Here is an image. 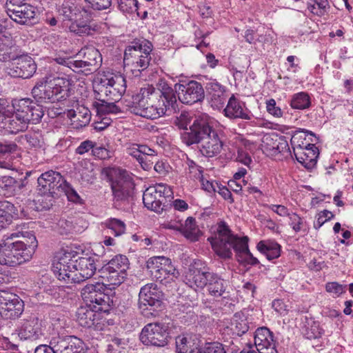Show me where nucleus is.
Instances as JSON below:
<instances>
[{
	"mask_svg": "<svg viewBox=\"0 0 353 353\" xmlns=\"http://www.w3.org/2000/svg\"><path fill=\"white\" fill-rule=\"evenodd\" d=\"M6 99L0 98V127L7 129L12 134L26 131L30 123H39L44 115L41 105L30 98H23L12 100L13 114L6 117Z\"/></svg>",
	"mask_w": 353,
	"mask_h": 353,
	"instance_id": "nucleus-1",
	"label": "nucleus"
},
{
	"mask_svg": "<svg viewBox=\"0 0 353 353\" xmlns=\"http://www.w3.org/2000/svg\"><path fill=\"white\" fill-rule=\"evenodd\" d=\"M208 240L215 253L222 259H231L233 249L236 260L241 264L255 265L259 263V260L250 252L248 237H239L234 234L225 222H221L218 225L215 236Z\"/></svg>",
	"mask_w": 353,
	"mask_h": 353,
	"instance_id": "nucleus-2",
	"label": "nucleus"
},
{
	"mask_svg": "<svg viewBox=\"0 0 353 353\" xmlns=\"http://www.w3.org/2000/svg\"><path fill=\"white\" fill-rule=\"evenodd\" d=\"M37 247L32 231L12 233L0 241V264L16 266L32 259Z\"/></svg>",
	"mask_w": 353,
	"mask_h": 353,
	"instance_id": "nucleus-3",
	"label": "nucleus"
},
{
	"mask_svg": "<svg viewBox=\"0 0 353 353\" xmlns=\"http://www.w3.org/2000/svg\"><path fill=\"white\" fill-rule=\"evenodd\" d=\"M70 80L67 77H46L43 81L33 87L31 93L37 103H55L70 96Z\"/></svg>",
	"mask_w": 353,
	"mask_h": 353,
	"instance_id": "nucleus-4",
	"label": "nucleus"
},
{
	"mask_svg": "<svg viewBox=\"0 0 353 353\" xmlns=\"http://www.w3.org/2000/svg\"><path fill=\"white\" fill-rule=\"evenodd\" d=\"M59 12L64 20L72 21L70 30L79 36L91 35L97 30V26L88 19V12L69 1H64Z\"/></svg>",
	"mask_w": 353,
	"mask_h": 353,
	"instance_id": "nucleus-5",
	"label": "nucleus"
},
{
	"mask_svg": "<svg viewBox=\"0 0 353 353\" xmlns=\"http://www.w3.org/2000/svg\"><path fill=\"white\" fill-rule=\"evenodd\" d=\"M159 94L152 85L141 88L132 96V112L142 117L154 119L163 115V108H159L155 97Z\"/></svg>",
	"mask_w": 353,
	"mask_h": 353,
	"instance_id": "nucleus-6",
	"label": "nucleus"
},
{
	"mask_svg": "<svg viewBox=\"0 0 353 353\" xmlns=\"http://www.w3.org/2000/svg\"><path fill=\"white\" fill-rule=\"evenodd\" d=\"M64 180L59 172L53 170L47 171L38 178L37 190L41 196L38 201L41 203L43 209L48 210L52 206L53 199L59 196Z\"/></svg>",
	"mask_w": 353,
	"mask_h": 353,
	"instance_id": "nucleus-7",
	"label": "nucleus"
},
{
	"mask_svg": "<svg viewBox=\"0 0 353 353\" xmlns=\"http://www.w3.org/2000/svg\"><path fill=\"white\" fill-rule=\"evenodd\" d=\"M111 189L116 208L120 209L133 200L134 183L125 170H120L119 175L111 179Z\"/></svg>",
	"mask_w": 353,
	"mask_h": 353,
	"instance_id": "nucleus-8",
	"label": "nucleus"
},
{
	"mask_svg": "<svg viewBox=\"0 0 353 353\" xmlns=\"http://www.w3.org/2000/svg\"><path fill=\"white\" fill-rule=\"evenodd\" d=\"M146 268L153 279L165 285L171 283L179 276V272L170 259L164 256L149 259L146 262Z\"/></svg>",
	"mask_w": 353,
	"mask_h": 353,
	"instance_id": "nucleus-9",
	"label": "nucleus"
},
{
	"mask_svg": "<svg viewBox=\"0 0 353 353\" xmlns=\"http://www.w3.org/2000/svg\"><path fill=\"white\" fill-rule=\"evenodd\" d=\"M170 338L168 325L159 322L147 324L139 335V339L143 345L157 347L167 345Z\"/></svg>",
	"mask_w": 353,
	"mask_h": 353,
	"instance_id": "nucleus-10",
	"label": "nucleus"
},
{
	"mask_svg": "<svg viewBox=\"0 0 353 353\" xmlns=\"http://www.w3.org/2000/svg\"><path fill=\"white\" fill-rule=\"evenodd\" d=\"M79 254L72 249L61 251L57 256V261L53 263V271L58 279L72 283V275L74 274Z\"/></svg>",
	"mask_w": 353,
	"mask_h": 353,
	"instance_id": "nucleus-11",
	"label": "nucleus"
},
{
	"mask_svg": "<svg viewBox=\"0 0 353 353\" xmlns=\"http://www.w3.org/2000/svg\"><path fill=\"white\" fill-rule=\"evenodd\" d=\"M26 0H7L6 11L9 17L20 25L31 26L36 18L35 8Z\"/></svg>",
	"mask_w": 353,
	"mask_h": 353,
	"instance_id": "nucleus-12",
	"label": "nucleus"
},
{
	"mask_svg": "<svg viewBox=\"0 0 353 353\" xmlns=\"http://www.w3.org/2000/svg\"><path fill=\"white\" fill-rule=\"evenodd\" d=\"M178 100L185 105L202 102L205 90L202 84L196 81H181L174 84Z\"/></svg>",
	"mask_w": 353,
	"mask_h": 353,
	"instance_id": "nucleus-13",
	"label": "nucleus"
},
{
	"mask_svg": "<svg viewBox=\"0 0 353 353\" xmlns=\"http://www.w3.org/2000/svg\"><path fill=\"white\" fill-rule=\"evenodd\" d=\"M105 285L97 283L88 284L81 290V295L86 305L97 311L108 310L109 296L105 294Z\"/></svg>",
	"mask_w": 353,
	"mask_h": 353,
	"instance_id": "nucleus-14",
	"label": "nucleus"
},
{
	"mask_svg": "<svg viewBox=\"0 0 353 353\" xmlns=\"http://www.w3.org/2000/svg\"><path fill=\"white\" fill-rule=\"evenodd\" d=\"M77 68L74 72L88 74L95 71L101 64L102 57L94 46H85L75 55Z\"/></svg>",
	"mask_w": 353,
	"mask_h": 353,
	"instance_id": "nucleus-15",
	"label": "nucleus"
},
{
	"mask_svg": "<svg viewBox=\"0 0 353 353\" xmlns=\"http://www.w3.org/2000/svg\"><path fill=\"white\" fill-rule=\"evenodd\" d=\"M214 130L206 119L196 118L189 126L188 131L181 133V140L188 146L193 144L199 145Z\"/></svg>",
	"mask_w": 353,
	"mask_h": 353,
	"instance_id": "nucleus-16",
	"label": "nucleus"
},
{
	"mask_svg": "<svg viewBox=\"0 0 353 353\" xmlns=\"http://www.w3.org/2000/svg\"><path fill=\"white\" fill-rule=\"evenodd\" d=\"M212 272L205 262L194 260L185 272L184 282L192 288L203 289L208 285Z\"/></svg>",
	"mask_w": 353,
	"mask_h": 353,
	"instance_id": "nucleus-17",
	"label": "nucleus"
},
{
	"mask_svg": "<svg viewBox=\"0 0 353 353\" xmlns=\"http://www.w3.org/2000/svg\"><path fill=\"white\" fill-rule=\"evenodd\" d=\"M24 310L23 301L15 294L0 290V314L6 319L19 317Z\"/></svg>",
	"mask_w": 353,
	"mask_h": 353,
	"instance_id": "nucleus-18",
	"label": "nucleus"
},
{
	"mask_svg": "<svg viewBox=\"0 0 353 353\" xmlns=\"http://www.w3.org/2000/svg\"><path fill=\"white\" fill-rule=\"evenodd\" d=\"M13 61L15 62L8 68V74L12 77L28 79L35 73L37 65L30 56L20 53Z\"/></svg>",
	"mask_w": 353,
	"mask_h": 353,
	"instance_id": "nucleus-19",
	"label": "nucleus"
},
{
	"mask_svg": "<svg viewBox=\"0 0 353 353\" xmlns=\"http://www.w3.org/2000/svg\"><path fill=\"white\" fill-rule=\"evenodd\" d=\"M152 50V44L148 40H134L125 50L123 61L132 65L135 69L143 53L146 54Z\"/></svg>",
	"mask_w": 353,
	"mask_h": 353,
	"instance_id": "nucleus-20",
	"label": "nucleus"
},
{
	"mask_svg": "<svg viewBox=\"0 0 353 353\" xmlns=\"http://www.w3.org/2000/svg\"><path fill=\"white\" fill-rule=\"evenodd\" d=\"M97 260L94 256L78 257L77 269L72 275V283H79L91 278L97 269Z\"/></svg>",
	"mask_w": 353,
	"mask_h": 353,
	"instance_id": "nucleus-21",
	"label": "nucleus"
},
{
	"mask_svg": "<svg viewBox=\"0 0 353 353\" xmlns=\"http://www.w3.org/2000/svg\"><path fill=\"white\" fill-rule=\"evenodd\" d=\"M156 90L159 93L155 97L159 108H163V115L168 110H176L177 108V95L175 88L164 84L161 89Z\"/></svg>",
	"mask_w": 353,
	"mask_h": 353,
	"instance_id": "nucleus-22",
	"label": "nucleus"
},
{
	"mask_svg": "<svg viewBox=\"0 0 353 353\" xmlns=\"http://www.w3.org/2000/svg\"><path fill=\"white\" fill-rule=\"evenodd\" d=\"M223 141L219 132L214 130L201 143L198 145L201 153L205 157H214L221 153L223 148Z\"/></svg>",
	"mask_w": 353,
	"mask_h": 353,
	"instance_id": "nucleus-23",
	"label": "nucleus"
},
{
	"mask_svg": "<svg viewBox=\"0 0 353 353\" xmlns=\"http://www.w3.org/2000/svg\"><path fill=\"white\" fill-rule=\"evenodd\" d=\"M59 353H84L83 342L74 336L54 338Z\"/></svg>",
	"mask_w": 353,
	"mask_h": 353,
	"instance_id": "nucleus-24",
	"label": "nucleus"
},
{
	"mask_svg": "<svg viewBox=\"0 0 353 353\" xmlns=\"http://www.w3.org/2000/svg\"><path fill=\"white\" fill-rule=\"evenodd\" d=\"M42 334L39 320L36 316L26 319L21 325L19 336L21 339L35 341Z\"/></svg>",
	"mask_w": 353,
	"mask_h": 353,
	"instance_id": "nucleus-25",
	"label": "nucleus"
},
{
	"mask_svg": "<svg viewBox=\"0 0 353 353\" xmlns=\"http://www.w3.org/2000/svg\"><path fill=\"white\" fill-rule=\"evenodd\" d=\"M207 96L214 108H222L226 100L225 88L216 81L206 83Z\"/></svg>",
	"mask_w": 353,
	"mask_h": 353,
	"instance_id": "nucleus-26",
	"label": "nucleus"
},
{
	"mask_svg": "<svg viewBox=\"0 0 353 353\" xmlns=\"http://www.w3.org/2000/svg\"><path fill=\"white\" fill-rule=\"evenodd\" d=\"M110 77L104 75L101 78H97L94 84V91L95 95L99 98H105L106 99H112L114 101H118L121 97L118 92L112 86L111 83H105L109 81Z\"/></svg>",
	"mask_w": 353,
	"mask_h": 353,
	"instance_id": "nucleus-27",
	"label": "nucleus"
},
{
	"mask_svg": "<svg viewBox=\"0 0 353 353\" xmlns=\"http://www.w3.org/2000/svg\"><path fill=\"white\" fill-rule=\"evenodd\" d=\"M254 345L259 351L270 350V353L276 351V342L272 332L266 327L258 328L254 334Z\"/></svg>",
	"mask_w": 353,
	"mask_h": 353,
	"instance_id": "nucleus-28",
	"label": "nucleus"
},
{
	"mask_svg": "<svg viewBox=\"0 0 353 353\" xmlns=\"http://www.w3.org/2000/svg\"><path fill=\"white\" fill-rule=\"evenodd\" d=\"M66 116L70 119L71 125L75 129L86 126L91 119L90 111L85 106H79L75 110H67Z\"/></svg>",
	"mask_w": 353,
	"mask_h": 353,
	"instance_id": "nucleus-29",
	"label": "nucleus"
},
{
	"mask_svg": "<svg viewBox=\"0 0 353 353\" xmlns=\"http://www.w3.org/2000/svg\"><path fill=\"white\" fill-rule=\"evenodd\" d=\"M243 103L239 101L232 95L224 109L225 117L230 119H242L245 120H250L251 114L250 112L243 107Z\"/></svg>",
	"mask_w": 353,
	"mask_h": 353,
	"instance_id": "nucleus-30",
	"label": "nucleus"
},
{
	"mask_svg": "<svg viewBox=\"0 0 353 353\" xmlns=\"http://www.w3.org/2000/svg\"><path fill=\"white\" fill-rule=\"evenodd\" d=\"M139 308L144 316L147 318L154 317L162 310L163 301L161 300H154L153 296L145 299L142 296H139Z\"/></svg>",
	"mask_w": 353,
	"mask_h": 353,
	"instance_id": "nucleus-31",
	"label": "nucleus"
},
{
	"mask_svg": "<svg viewBox=\"0 0 353 353\" xmlns=\"http://www.w3.org/2000/svg\"><path fill=\"white\" fill-rule=\"evenodd\" d=\"M98 312L87 305L81 306L77 311V321L82 327H91L95 325V321L99 320L100 314Z\"/></svg>",
	"mask_w": 353,
	"mask_h": 353,
	"instance_id": "nucleus-32",
	"label": "nucleus"
},
{
	"mask_svg": "<svg viewBox=\"0 0 353 353\" xmlns=\"http://www.w3.org/2000/svg\"><path fill=\"white\" fill-rule=\"evenodd\" d=\"M195 336L190 334H180L175 339L176 353H197L199 345Z\"/></svg>",
	"mask_w": 353,
	"mask_h": 353,
	"instance_id": "nucleus-33",
	"label": "nucleus"
},
{
	"mask_svg": "<svg viewBox=\"0 0 353 353\" xmlns=\"http://www.w3.org/2000/svg\"><path fill=\"white\" fill-rule=\"evenodd\" d=\"M143 202L148 209L155 212L160 213L164 210L163 199L157 194L156 190H153V187H149L144 191Z\"/></svg>",
	"mask_w": 353,
	"mask_h": 353,
	"instance_id": "nucleus-34",
	"label": "nucleus"
},
{
	"mask_svg": "<svg viewBox=\"0 0 353 353\" xmlns=\"http://www.w3.org/2000/svg\"><path fill=\"white\" fill-rule=\"evenodd\" d=\"M297 145L303 152L301 165L307 170L312 169L316 165L319 155L318 148L314 144L308 143L303 149L299 141H297Z\"/></svg>",
	"mask_w": 353,
	"mask_h": 353,
	"instance_id": "nucleus-35",
	"label": "nucleus"
},
{
	"mask_svg": "<svg viewBox=\"0 0 353 353\" xmlns=\"http://www.w3.org/2000/svg\"><path fill=\"white\" fill-rule=\"evenodd\" d=\"M21 50L12 41L0 42V61L7 62L17 58Z\"/></svg>",
	"mask_w": 353,
	"mask_h": 353,
	"instance_id": "nucleus-36",
	"label": "nucleus"
},
{
	"mask_svg": "<svg viewBox=\"0 0 353 353\" xmlns=\"http://www.w3.org/2000/svg\"><path fill=\"white\" fill-rule=\"evenodd\" d=\"M227 282L221 279L217 274L212 272L209 281H208V292L214 297H219L223 295L226 290Z\"/></svg>",
	"mask_w": 353,
	"mask_h": 353,
	"instance_id": "nucleus-37",
	"label": "nucleus"
},
{
	"mask_svg": "<svg viewBox=\"0 0 353 353\" xmlns=\"http://www.w3.org/2000/svg\"><path fill=\"white\" fill-rule=\"evenodd\" d=\"M96 101L94 106L97 110V114L101 117L106 114H117L120 112V108L116 105L112 99H106L105 98H99L95 95Z\"/></svg>",
	"mask_w": 353,
	"mask_h": 353,
	"instance_id": "nucleus-38",
	"label": "nucleus"
},
{
	"mask_svg": "<svg viewBox=\"0 0 353 353\" xmlns=\"http://www.w3.org/2000/svg\"><path fill=\"white\" fill-rule=\"evenodd\" d=\"M180 232L191 241H197L201 235L195 219L192 216L188 217L184 223H181Z\"/></svg>",
	"mask_w": 353,
	"mask_h": 353,
	"instance_id": "nucleus-39",
	"label": "nucleus"
},
{
	"mask_svg": "<svg viewBox=\"0 0 353 353\" xmlns=\"http://www.w3.org/2000/svg\"><path fill=\"white\" fill-rule=\"evenodd\" d=\"M23 186L21 181H17L12 176H3L0 178V195L12 194L21 190Z\"/></svg>",
	"mask_w": 353,
	"mask_h": 353,
	"instance_id": "nucleus-40",
	"label": "nucleus"
},
{
	"mask_svg": "<svg viewBox=\"0 0 353 353\" xmlns=\"http://www.w3.org/2000/svg\"><path fill=\"white\" fill-rule=\"evenodd\" d=\"M99 276L108 285H119L126 278L127 274H121L120 272L108 270L106 267L102 266L99 270Z\"/></svg>",
	"mask_w": 353,
	"mask_h": 353,
	"instance_id": "nucleus-41",
	"label": "nucleus"
},
{
	"mask_svg": "<svg viewBox=\"0 0 353 353\" xmlns=\"http://www.w3.org/2000/svg\"><path fill=\"white\" fill-rule=\"evenodd\" d=\"M103 266L108 270L120 272L121 274H127L126 272L129 269L130 262L125 255L117 254Z\"/></svg>",
	"mask_w": 353,
	"mask_h": 353,
	"instance_id": "nucleus-42",
	"label": "nucleus"
},
{
	"mask_svg": "<svg viewBox=\"0 0 353 353\" xmlns=\"http://www.w3.org/2000/svg\"><path fill=\"white\" fill-rule=\"evenodd\" d=\"M13 213L14 206L12 203L6 201L0 203V230L12 223Z\"/></svg>",
	"mask_w": 353,
	"mask_h": 353,
	"instance_id": "nucleus-43",
	"label": "nucleus"
},
{
	"mask_svg": "<svg viewBox=\"0 0 353 353\" xmlns=\"http://www.w3.org/2000/svg\"><path fill=\"white\" fill-rule=\"evenodd\" d=\"M258 250L264 254L268 260L278 258L280 256V245L275 242L261 241L257 244Z\"/></svg>",
	"mask_w": 353,
	"mask_h": 353,
	"instance_id": "nucleus-44",
	"label": "nucleus"
},
{
	"mask_svg": "<svg viewBox=\"0 0 353 353\" xmlns=\"http://www.w3.org/2000/svg\"><path fill=\"white\" fill-rule=\"evenodd\" d=\"M232 323L234 326V331L239 336L244 334L250 329V322L247 316L243 313H236L234 315Z\"/></svg>",
	"mask_w": 353,
	"mask_h": 353,
	"instance_id": "nucleus-45",
	"label": "nucleus"
},
{
	"mask_svg": "<svg viewBox=\"0 0 353 353\" xmlns=\"http://www.w3.org/2000/svg\"><path fill=\"white\" fill-rule=\"evenodd\" d=\"M139 296H142L145 299L153 296L154 300H161L162 301L163 299V293L158 288L157 285L153 283H148L143 286L140 290Z\"/></svg>",
	"mask_w": 353,
	"mask_h": 353,
	"instance_id": "nucleus-46",
	"label": "nucleus"
},
{
	"mask_svg": "<svg viewBox=\"0 0 353 353\" xmlns=\"http://www.w3.org/2000/svg\"><path fill=\"white\" fill-rule=\"evenodd\" d=\"M310 105L309 95L303 92L295 94L290 102V105L294 109L303 110L309 108Z\"/></svg>",
	"mask_w": 353,
	"mask_h": 353,
	"instance_id": "nucleus-47",
	"label": "nucleus"
},
{
	"mask_svg": "<svg viewBox=\"0 0 353 353\" xmlns=\"http://www.w3.org/2000/svg\"><path fill=\"white\" fill-rule=\"evenodd\" d=\"M125 148L127 154L137 159V161L142 153L147 154V152H150V148L146 145L129 143L125 144Z\"/></svg>",
	"mask_w": 353,
	"mask_h": 353,
	"instance_id": "nucleus-48",
	"label": "nucleus"
},
{
	"mask_svg": "<svg viewBox=\"0 0 353 353\" xmlns=\"http://www.w3.org/2000/svg\"><path fill=\"white\" fill-rule=\"evenodd\" d=\"M156 152L150 148V152H147V154L142 153L137 161L140 163L143 170H150L153 167Z\"/></svg>",
	"mask_w": 353,
	"mask_h": 353,
	"instance_id": "nucleus-49",
	"label": "nucleus"
},
{
	"mask_svg": "<svg viewBox=\"0 0 353 353\" xmlns=\"http://www.w3.org/2000/svg\"><path fill=\"white\" fill-rule=\"evenodd\" d=\"M197 353H226V352L222 343L208 342L199 347Z\"/></svg>",
	"mask_w": 353,
	"mask_h": 353,
	"instance_id": "nucleus-50",
	"label": "nucleus"
},
{
	"mask_svg": "<svg viewBox=\"0 0 353 353\" xmlns=\"http://www.w3.org/2000/svg\"><path fill=\"white\" fill-rule=\"evenodd\" d=\"M127 345L128 341L125 339L112 336L109 341L108 350L113 353H120L122 350L125 348Z\"/></svg>",
	"mask_w": 353,
	"mask_h": 353,
	"instance_id": "nucleus-51",
	"label": "nucleus"
},
{
	"mask_svg": "<svg viewBox=\"0 0 353 353\" xmlns=\"http://www.w3.org/2000/svg\"><path fill=\"white\" fill-rule=\"evenodd\" d=\"M111 83L112 86L116 89L118 93L121 97L125 92L126 90V84H125V79L121 75H114L111 76L110 77L109 81L105 82V83Z\"/></svg>",
	"mask_w": 353,
	"mask_h": 353,
	"instance_id": "nucleus-52",
	"label": "nucleus"
},
{
	"mask_svg": "<svg viewBox=\"0 0 353 353\" xmlns=\"http://www.w3.org/2000/svg\"><path fill=\"white\" fill-rule=\"evenodd\" d=\"M106 227L114 233L115 236H120L125 230V223L117 219H110L105 223Z\"/></svg>",
	"mask_w": 353,
	"mask_h": 353,
	"instance_id": "nucleus-53",
	"label": "nucleus"
},
{
	"mask_svg": "<svg viewBox=\"0 0 353 353\" xmlns=\"http://www.w3.org/2000/svg\"><path fill=\"white\" fill-rule=\"evenodd\" d=\"M61 192H63L70 201L77 203L81 200V198L76 190L65 180H64V183L61 185L59 194Z\"/></svg>",
	"mask_w": 353,
	"mask_h": 353,
	"instance_id": "nucleus-54",
	"label": "nucleus"
},
{
	"mask_svg": "<svg viewBox=\"0 0 353 353\" xmlns=\"http://www.w3.org/2000/svg\"><path fill=\"white\" fill-rule=\"evenodd\" d=\"M118 8L123 12L131 13L138 10L137 0H117Z\"/></svg>",
	"mask_w": 353,
	"mask_h": 353,
	"instance_id": "nucleus-55",
	"label": "nucleus"
},
{
	"mask_svg": "<svg viewBox=\"0 0 353 353\" xmlns=\"http://www.w3.org/2000/svg\"><path fill=\"white\" fill-rule=\"evenodd\" d=\"M301 132H304L306 134H310L312 136H315V134L312 131L302 129V130L296 131V132L292 137L290 142H291V145H292V148H293L294 156L295 159H296V161L301 164V159H303V157H302L303 152H301V150L300 149H299V150L296 151L295 148H294V146L296 145V141L299 138L298 137L299 134Z\"/></svg>",
	"mask_w": 353,
	"mask_h": 353,
	"instance_id": "nucleus-56",
	"label": "nucleus"
},
{
	"mask_svg": "<svg viewBox=\"0 0 353 353\" xmlns=\"http://www.w3.org/2000/svg\"><path fill=\"white\" fill-rule=\"evenodd\" d=\"M58 232L61 235H67L73 232L74 226L72 221L60 219L57 223Z\"/></svg>",
	"mask_w": 353,
	"mask_h": 353,
	"instance_id": "nucleus-57",
	"label": "nucleus"
},
{
	"mask_svg": "<svg viewBox=\"0 0 353 353\" xmlns=\"http://www.w3.org/2000/svg\"><path fill=\"white\" fill-rule=\"evenodd\" d=\"M54 338H52L49 345H40L36 347L34 353H59Z\"/></svg>",
	"mask_w": 353,
	"mask_h": 353,
	"instance_id": "nucleus-58",
	"label": "nucleus"
},
{
	"mask_svg": "<svg viewBox=\"0 0 353 353\" xmlns=\"http://www.w3.org/2000/svg\"><path fill=\"white\" fill-rule=\"evenodd\" d=\"M54 61L64 66H66L74 72V69L77 68V63L75 56L70 57H57L54 59Z\"/></svg>",
	"mask_w": 353,
	"mask_h": 353,
	"instance_id": "nucleus-59",
	"label": "nucleus"
},
{
	"mask_svg": "<svg viewBox=\"0 0 353 353\" xmlns=\"http://www.w3.org/2000/svg\"><path fill=\"white\" fill-rule=\"evenodd\" d=\"M91 8L97 10H103L109 8L112 5V0H85Z\"/></svg>",
	"mask_w": 353,
	"mask_h": 353,
	"instance_id": "nucleus-60",
	"label": "nucleus"
},
{
	"mask_svg": "<svg viewBox=\"0 0 353 353\" xmlns=\"http://www.w3.org/2000/svg\"><path fill=\"white\" fill-rule=\"evenodd\" d=\"M334 217V214L329 210H324L319 214L316 222L314 223V227L316 229L320 228L324 223L332 219Z\"/></svg>",
	"mask_w": 353,
	"mask_h": 353,
	"instance_id": "nucleus-61",
	"label": "nucleus"
},
{
	"mask_svg": "<svg viewBox=\"0 0 353 353\" xmlns=\"http://www.w3.org/2000/svg\"><path fill=\"white\" fill-rule=\"evenodd\" d=\"M92 155L96 158H98L101 160L108 159L111 157L110 152L106 149L105 147L99 146L97 147L96 145L92 150Z\"/></svg>",
	"mask_w": 353,
	"mask_h": 353,
	"instance_id": "nucleus-62",
	"label": "nucleus"
},
{
	"mask_svg": "<svg viewBox=\"0 0 353 353\" xmlns=\"http://www.w3.org/2000/svg\"><path fill=\"white\" fill-rule=\"evenodd\" d=\"M323 334V330L320 327L319 324L316 322H313L311 325L310 330L306 333L307 339H317L320 338Z\"/></svg>",
	"mask_w": 353,
	"mask_h": 353,
	"instance_id": "nucleus-63",
	"label": "nucleus"
},
{
	"mask_svg": "<svg viewBox=\"0 0 353 353\" xmlns=\"http://www.w3.org/2000/svg\"><path fill=\"white\" fill-rule=\"evenodd\" d=\"M153 187V190H156L157 194L161 197L163 200L165 199L166 197H169L172 195V192L170 187L165 185L164 184H157Z\"/></svg>",
	"mask_w": 353,
	"mask_h": 353,
	"instance_id": "nucleus-64",
	"label": "nucleus"
}]
</instances>
